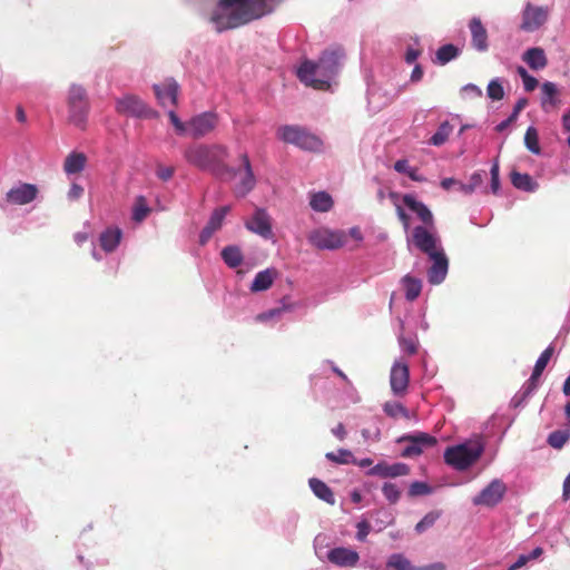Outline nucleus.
Listing matches in <instances>:
<instances>
[{
    "instance_id": "obj_1",
    "label": "nucleus",
    "mask_w": 570,
    "mask_h": 570,
    "mask_svg": "<svg viewBox=\"0 0 570 570\" xmlns=\"http://www.w3.org/2000/svg\"><path fill=\"white\" fill-rule=\"evenodd\" d=\"M274 0H219L210 16L217 32L236 29L272 12Z\"/></svg>"
},
{
    "instance_id": "obj_2",
    "label": "nucleus",
    "mask_w": 570,
    "mask_h": 570,
    "mask_svg": "<svg viewBox=\"0 0 570 570\" xmlns=\"http://www.w3.org/2000/svg\"><path fill=\"white\" fill-rule=\"evenodd\" d=\"M343 58L344 51L340 48L325 50L317 62L305 60L297 70V77L307 87L327 90L342 68Z\"/></svg>"
},
{
    "instance_id": "obj_3",
    "label": "nucleus",
    "mask_w": 570,
    "mask_h": 570,
    "mask_svg": "<svg viewBox=\"0 0 570 570\" xmlns=\"http://www.w3.org/2000/svg\"><path fill=\"white\" fill-rule=\"evenodd\" d=\"M227 156V147L219 144H194L184 151L186 161L191 166L200 170H209L217 177L232 179L238 171L225 163Z\"/></svg>"
},
{
    "instance_id": "obj_4",
    "label": "nucleus",
    "mask_w": 570,
    "mask_h": 570,
    "mask_svg": "<svg viewBox=\"0 0 570 570\" xmlns=\"http://www.w3.org/2000/svg\"><path fill=\"white\" fill-rule=\"evenodd\" d=\"M484 444L480 439L450 446L444 452V461L458 471L472 466L482 455Z\"/></svg>"
},
{
    "instance_id": "obj_5",
    "label": "nucleus",
    "mask_w": 570,
    "mask_h": 570,
    "mask_svg": "<svg viewBox=\"0 0 570 570\" xmlns=\"http://www.w3.org/2000/svg\"><path fill=\"white\" fill-rule=\"evenodd\" d=\"M277 137L286 144L307 151L318 153L323 148V141L320 137L297 125L281 126L277 129Z\"/></svg>"
},
{
    "instance_id": "obj_6",
    "label": "nucleus",
    "mask_w": 570,
    "mask_h": 570,
    "mask_svg": "<svg viewBox=\"0 0 570 570\" xmlns=\"http://www.w3.org/2000/svg\"><path fill=\"white\" fill-rule=\"evenodd\" d=\"M67 104L69 122L85 129L89 114V101L85 88L79 85H71Z\"/></svg>"
},
{
    "instance_id": "obj_7",
    "label": "nucleus",
    "mask_w": 570,
    "mask_h": 570,
    "mask_svg": "<svg viewBox=\"0 0 570 570\" xmlns=\"http://www.w3.org/2000/svg\"><path fill=\"white\" fill-rule=\"evenodd\" d=\"M307 239L311 245L317 249L330 250L341 248L345 243V237L342 232H335L324 227L312 230Z\"/></svg>"
},
{
    "instance_id": "obj_8",
    "label": "nucleus",
    "mask_w": 570,
    "mask_h": 570,
    "mask_svg": "<svg viewBox=\"0 0 570 570\" xmlns=\"http://www.w3.org/2000/svg\"><path fill=\"white\" fill-rule=\"evenodd\" d=\"M397 442H407L409 445L402 451V456L413 458L420 455L425 448L434 446L438 443V440L428 433L417 432L414 434L403 435L397 440Z\"/></svg>"
},
{
    "instance_id": "obj_9",
    "label": "nucleus",
    "mask_w": 570,
    "mask_h": 570,
    "mask_svg": "<svg viewBox=\"0 0 570 570\" xmlns=\"http://www.w3.org/2000/svg\"><path fill=\"white\" fill-rule=\"evenodd\" d=\"M411 240L413 245L428 256L435 254L443 248L440 246L439 237L425 226H416L412 230Z\"/></svg>"
},
{
    "instance_id": "obj_10",
    "label": "nucleus",
    "mask_w": 570,
    "mask_h": 570,
    "mask_svg": "<svg viewBox=\"0 0 570 570\" xmlns=\"http://www.w3.org/2000/svg\"><path fill=\"white\" fill-rule=\"evenodd\" d=\"M217 124V114L212 111L202 112L188 121V132L194 139H199L214 131Z\"/></svg>"
},
{
    "instance_id": "obj_11",
    "label": "nucleus",
    "mask_w": 570,
    "mask_h": 570,
    "mask_svg": "<svg viewBox=\"0 0 570 570\" xmlns=\"http://www.w3.org/2000/svg\"><path fill=\"white\" fill-rule=\"evenodd\" d=\"M507 492L505 484L495 479L490 482L478 495L472 500L474 505L495 507L503 499Z\"/></svg>"
},
{
    "instance_id": "obj_12",
    "label": "nucleus",
    "mask_w": 570,
    "mask_h": 570,
    "mask_svg": "<svg viewBox=\"0 0 570 570\" xmlns=\"http://www.w3.org/2000/svg\"><path fill=\"white\" fill-rule=\"evenodd\" d=\"M38 193L39 190L36 185L20 183L7 191L3 203L7 205H27L37 198Z\"/></svg>"
},
{
    "instance_id": "obj_13",
    "label": "nucleus",
    "mask_w": 570,
    "mask_h": 570,
    "mask_svg": "<svg viewBox=\"0 0 570 570\" xmlns=\"http://www.w3.org/2000/svg\"><path fill=\"white\" fill-rule=\"evenodd\" d=\"M410 370L406 362L395 361L391 368L390 384L394 395L403 396L407 392Z\"/></svg>"
},
{
    "instance_id": "obj_14",
    "label": "nucleus",
    "mask_w": 570,
    "mask_h": 570,
    "mask_svg": "<svg viewBox=\"0 0 570 570\" xmlns=\"http://www.w3.org/2000/svg\"><path fill=\"white\" fill-rule=\"evenodd\" d=\"M549 10L546 7H534L528 3L522 13V23L520 28L532 32L539 29L548 19Z\"/></svg>"
},
{
    "instance_id": "obj_15",
    "label": "nucleus",
    "mask_w": 570,
    "mask_h": 570,
    "mask_svg": "<svg viewBox=\"0 0 570 570\" xmlns=\"http://www.w3.org/2000/svg\"><path fill=\"white\" fill-rule=\"evenodd\" d=\"M116 110L119 114L134 116V117H147L149 109L146 104L137 96L126 95L116 102Z\"/></svg>"
},
{
    "instance_id": "obj_16",
    "label": "nucleus",
    "mask_w": 570,
    "mask_h": 570,
    "mask_svg": "<svg viewBox=\"0 0 570 570\" xmlns=\"http://www.w3.org/2000/svg\"><path fill=\"white\" fill-rule=\"evenodd\" d=\"M154 91L161 106L178 105L179 85L175 79L168 78L161 85H154Z\"/></svg>"
},
{
    "instance_id": "obj_17",
    "label": "nucleus",
    "mask_w": 570,
    "mask_h": 570,
    "mask_svg": "<svg viewBox=\"0 0 570 570\" xmlns=\"http://www.w3.org/2000/svg\"><path fill=\"white\" fill-rule=\"evenodd\" d=\"M245 226L266 239L273 236L271 217L265 209L257 208L253 217L245 223Z\"/></svg>"
},
{
    "instance_id": "obj_18",
    "label": "nucleus",
    "mask_w": 570,
    "mask_h": 570,
    "mask_svg": "<svg viewBox=\"0 0 570 570\" xmlns=\"http://www.w3.org/2000/svg\"><path fill=\"white\" fill-rule=\"evenodd\" d=\"M429 258L432 261V265L428 271L429 282L434 285L441 284L448 274L449 259L443 249L430 255Z\"/></svg>"
},
{
    "instance_id": "obj_19",
    "label": "nucleus",
    "mask_w": 570,
    "mask_h": 570,
    "mask_svg": "<svg viewBox=\"0 0 570 570\" xmlns=\"http://www.w3.org/2000/svg\"><path fill=\"white\" fill-rule=\"evenodd\" d=\"M327 559L331 563L338 566V567H355L360 560V554L357 551L345 548V547H337L333 548L327 553Z\"/></svg>"
},
{
    "instance_id": "obj_20",
    "label": "nucleus",
    "mask_w": 570,
    "mask_h": 570,
    "mask_svg": "<svg viewBox=\"0 0 570 570\" xmlns=\"http://www.w3.org/2000/svg\"><path fill=\"white\" fill-rule=\"evenodd\" d=\"M469 29L472 47L479 52H485L489 49V36L481 19L473 17L469 22Z\"/></svg>"
},
{
    "instance_id": "obj_21",
    "label": "nucleus",
    "mask_w": 570,
    "mask_h": 570,
    "mask_svg": "<svg viewBox=\"0 0 570 570\" xmlns=\"http://www.w3.org/2000/svg\"><path fill=\"white\" fill-rule=\"evenodd\" d=\"M368 475H376L381 478H397L410 474V466L405 463L397 462L387 464L386 462H379L368 472Z\"/></svg>"
},
{
    "instance_id": "obj_22",
    "label": "nucleus",
    "mask_w": 570,
    "mask_h": 570,
    "mask_svg": "<svg viewBox=\"0 0 570 570\" xmlns=\"http://www.w3.org/2000/svg\"><path fill=\"white\" fill-rule=\"evenodd\" d=\"M240 161L244 168V175L238 185L235 187V194L236 196L244 197L255 187L256 178L254 176L250 160L247 154L240 155Z\"/></svg>"
},
{
    "instance_id": "obj_23",
    "label": "nucleus",
    "mask_w": 570,
    "mask_h": 570,
    "mask_svg": "<svg viewBox=\"0 0 570 570\" xmlns=\"http://www.w3.org/2000/svg\"><path fill=\"white\" fill-rule=\"evenodd\" d=\"M229 210V206H223L213 212L207 225L200 233L199 240L202 244H205L222 227L223 220Z\"/></svg>"
},
{
    "instance_id": "obj_24",
    "label": "nucleus",
    "mask_w": 570,
    "mask_h": 570,
    "mask_svg": "<svg viewBox=\"0 0 570 570\" xmlns=\"http://www.w3.org/2000/svg\"><path fill=\"white\" fill-rule=\"evenodd\" d=\"M403 203L414 212L426 226L432 227L434 225L431 210L422 202L416 200L412 195H404Z\"/></svg>"
},
{
    "instance_id": "obj_25",
    "label": "nucleus",
    "mask_w": 570,
    "mask_h": 570,
    "mask_svg": "<svg viewBox=\"0 0 570 570\" xmlns=\"http://www.w3.org/2000/svg\"><path fill=\"white\" fill-rule=\"evenodd\" d=\"M277 274L275 268L258 272L250 285V291L257 293L268 289L273 285Z\"/></svg>"
},
{
    "instance_id": "obj_26",
    "label": "nucleus",
    "mask_w": 570,
    "mask_h": 570,
    "mask_svg": "<svg viewBox=\"0 0 570 570\" xmlns=\"http://www.w3.org/2000/svg\"><path fill=\"white\" fill-rule=\"evenodd\" d=\"M554 352L553 346H548L539 356V358L535 362L533 372L529 379V389H534L537 386V382L539 381L540 376L542 375L544 368L547 367L550 358L552 357Z\"/></svg>"
},
{
    "instance_id": "obj_27",
    "label": "nucleus",
    "mask_w": 570,
    "mask_h": 570,
    "mask_svg": "<svg viewBox=\"0 0 570 570\" xmlns=\"http://www.w3.org/2000/svg\"><path fill=\"white\" fill-rule=\"evenodd\" d=\"M522 59L533 70L543 69L548 65L544 50L539 47L528 49L523 53Z\"/></svg>"
},
{
    "instance_id": "obj_28",
    "label": "nucleus",
    "mask_w": 570,
    "mask_h": 570,
    "mask_svg": "<svg viewBox=\"0 0 570 570\" xmlns=\"http://www.w3.org/2000/svg\"><path fill=\"white\" fill-rule=\"evenodd\" d=\"M121 236H122V233L119 228H117V227L107 228L105 232H102L100 234V237H99V243H100L101 248L106 253L114 252L118 247Z\"/></svg>"
},
{
    "instance_id": "obj_29",
    "label": "nucleus",
    "mask_w": 570,
    "mask_h": 570,
    "mask_svg": "<svg viewBox=\"0 0 570 570\" xmlns=\"http://www.w3.org/2000/svg\"><path fill=\"white\" fill-rule=\"evenodd\" d=\"M87 157L83 153L72 151L70 153L63 163V170L68 175L79 174L85 169Z\"/></svg>"
},
{
    "instance_id": "obj_30",
    "label": "nucleus",
    "mask_w": 570,
    "mask_h": 570,
    "mask_svg": "<svg viewBox=\"0 0 570 570\" xmlns=\"http://www.w3.org/2000/svg\"><path fill=\"white\" fill-rule=\"evenodd\" d=\"M309 487L318 499L330 504L335 503L334 493L325 482L313 478L309 480Z\"/></svg>"
},
{
    "instance_id": "obj_31",
    "label": "nucleus",
    "mask_w": 570,
    "mask_h": 570,
    "mask_svg": "<svg viewBox=\"0 0 570 570\" xmlns=\"http://www.w3.org/2000/svg\"><path fill=\"white\" fill-rule=\"evenodd\" d=\"M222 258L230 268L238 267L243 262V253L238 246L229 245L223 248Z\"/></svg>"
},
{
    "instance_id": "obj_32",
    "label": "nucleus",
    "mask_w": 570,
    "mask_h": 570,
    "mask_svg": "<svg viewBox=\"0 0 570 570\" xmlns=\"http://www.w3.org/2000/svg\"><path fill=\"white\" fill-rule=\"evenodd\" d=\"M311 207L315 212L326 213L333 207V199L326 191H318L311 196Z\"/></svg>"
},
{
    "instance_id": "obj_33",
    "label": "nucleus",
    "mask_w": 570,
    "mask_h": 570,
    "mask_svg": "<svg viewBox=\"0 0 570 570\" xmlns=\"http://www.w3.org/2000/svg\"><path fill=\"white\" fill-rule=\"evenodd\" d=\"M510 176L511 183L515 188L524 191L535 190L537 183L533 181L532 177L529 174H521L519 171L513 170Z\"/></svg>"
},
{
    "instance_id": "obj_34",
    "label": "nucleus",
    "mask_w": 570,
    "mask_h": 570,
    "mask_svg": "<svg viewBox=\"0 0 570 570\" xmlns=\"http://www.w3.org/2000/svg\"><path fill=\"white\" fill-rule=\"evenodd\" d=\"M405 288V297L407 301L416 299L422 291V282L411 275H405L402 279Z\"/></svg>"
},
{
    "instance_id": "obj_35",
    "label": "nucleus",
    "mask_w": 570,
    "mask_h": 570,
    "mask_svg": "<svg viewBox=\"0 0 570 570\" xmlns=\"http://www.w3.org/2000/svg\"><path fill=\"white\" fill-rule=\"evenodd\" d=\"M453 131V126L448 121H443L436 132L430 138V144L433 146H442L445 144Z\"/></svg>"
},
{
    "instance_id": "obj_36",
    "label": "nucleus",
    "mask_w": 570,
    "mask_h": 570,
    "mask_svg": "<svg viewBox=\"0 0 570 570\" xmlns=\"http://www.w3.org/2000/svg\"><path fill=\"white\" fill-rule=\"evenodd\" d=\"M414 568L411 561L402 553H393L386 561V570H414Z\"/></svg>"
},
{
    "instance_id": "obj_37",
    "label": "nucleus",
    "mask_w": 570,
    "mask_h": 570,
    "mask_svg": "<svg viewBox=\"0 0 570 570\" xmlns=\"http://www.w3.org/2000/svg\"><path fill=\"white\" fill-rule=\"evenodd\" d=\"M542 90V107H556L558 105L557 94L558 89L553 82L547 81L541 87Z\"/></svg>"
},
{
    "instance_id": "obj_38",
    "label": "nucleus",
    "mask_w": 570,
    "mask_h": 570,
    "mask_svg": "<svg viewBox=\"0 0 570 570\" xmlns=\"http://www.w3.org/2000/svg\"><path fill=\"white\" fill-rule=\"evenodd\" d=\"M528 99L527 98H520L517 104L514 105L512 114L503 121H501L499 125H497L495 129L497 131L501 132L504 129H507L510 124L517 120L519 114L527 107Z\"/></svg>"
},
{
    "instance_id": "obj_39",
    "label": "nucleus",
    "mask_w": 570,
    "mask_h": 570,
    "mask_svg": "<svg viewBox=\"0 0 570 570\" xmlns=\"http://www.w3.org/2000/svg\"><path fill=\"white\" fill-rule=\"evenodd\" d=\"M149 213L150 208L148 207L146 198L144 196H138L132 208V219L137 223H140L148 216Z\"/></svg>"
},
{
    "instance_id": "obj_40",
    "label": "nucleus",
    "mask_w": 570,
    "mask_h": 570,
    "mask_svg": "<svg viewBox=\"0 0 570 570\" xmlns=\"http://www.w3.org/2000/svg\"><path fill=\"white\" fill-rule=\"evenodd\" d=\"M383 410L390 417L397 419L402 416L410 419L409 410L400 402H386L383 406Z\"/></svg>"
},
{
    "instance_id": "obj_41",
    "label": "nucleus",
    "mask_w": 570,
    "mask_h": 570,
    "mask_svg": "<svg viewBox=\"0 0 570 570\" xmlns=\"http://www.w3.org/2000/svg\"><path fill=\"white\" fill-rule=\"evenodd\" d=\"M483 183L482 171H475L471 175L469 183L463 184L459 181L458 189L464 195L472 194L478 187H480Z\"/></svg>"
},
{
    "instance_id": "obj_42",
    "label": "nucleus",
    "mask_w": 570,
    "mask_h": 570,
    "mask_svg": "<svg viewBox=\"0 0 570 570\" xmlns=\"http://www.w3.org/2000/svg\"><path fill=\"white\" fill-rule=\"evenodd\" d=\"M459 56V49L454 45H444L436 51V59L441 65H445Z\"/></svg>"
},
{
    "instance_id": "obj_43",
    "label": "nucleus",
    "mask_w": 570,
    "mask_h": 570,
    "mask_svg": "<svg viewBox=\"0 0 570 570\" xmlns=\"http://www.w3.org/2000/svg\"><path fill=\"white\" fill-rule=\"evenodd\" d=\"M570 439L569 430H557L549 434L548 444L553 449H562L567 441Z\"/></svg>"
},
{
    "instance_id": "obj_44",
    "label": "nucleus",
    "mask_w": 570,
    "mask_h": 570,
    "mask_svg": "<svg viewBox=\"0 0 570 570\" xmlns=\"http://www.w3.org/2000/svg\"><path fill=\"white\" fill-rule=\"evenodd\" d=\"M524 145L532 154L539 155L541 153L538 130L532 126L525 131Z\"/></svg>"
},
{
    "instance_id": "obj_45",
    "label": "nucleus",
    "mask_w": 570,
    "mask_h": 570,
    "mask_svg": "<svg viewBox=\"0 0 570 570\" xmlns=\"http://www.w3.org/2000/svg\"><path fill=\"white\" fill-rule=\"evenodd\" d=\"M325 456L327 460L340 464L356 463V459L353 456L352 452L345 449L338 450L337 453L328 452Z\"/></svg>"
},
{
    "instance_id": "obj_46",
    "label": "nucleus",
    "mask_w": 570,
    "mask_h": 570,
    "mask_svg": "<svg viewBox=\"0 0 570 570\" xmlns=\"http://www.w3.org/2000/svg\"><path fill=\"white\" fill-rule=\"evenodd\" d=\"M543 553V549L538 547L533 549L529 554H520L517 559V561L511 564L508 570H519L520 568L524 567L529 561L535 560L539 557H541Z\"/></svg>"
},
{
    "instance_id": "obj_47",
    "label": "nucleus",
    "mask_w": 570,
    "mask_h": 570,
    "mask_svg": "<svg viewBox=\"0 0 570 570\" xmlns=\"http://www.w3.org/2000/svg\"><path fill=\"white\" fill-rule=\"evenodd\" d=\"M440 517H441L440 511H431V512L426 513L424 515V518L420 522L416 523L415 531L417 533L424 532L429 528L433 527Z\"/></svg>"
},
{
    "instance_id": "obj_48",
    "label": "nucleus",
    "mask_w": 570,
    "mask_h": 570,
    "mask_svg": "<svg viewBox=\"0 0 570 570\" xmlns=\"http://www.w3.org/2000/svg\"><path fill=\"white\" fill-rule=\"evenodd\" d=\"M382 492L385 499L391 503L395 504L401 498V490L396 484L391 482H385L382 487Z\"/></svg>"
},
{
    "instance_id": "obj_49",
    "label": "nucleus",
    "mask_w": 570,
    "mask_h": 570,
    "mask_svg": "<svg viewBox=\"0 0 570 570\" xmlns=\"http://www.w3.org/2000/svg\"><path fill=\"white\" fill-rule=\"evenodd\" d=\"M487 94L492 100H501L504 97V90L499 79H492L489 82Z\"/></svg>"
},
{
    "instance_id": "obj_50",
    "label": "nucleus",
    "mask_w": 570,
    "mask_h": 570,
    "mask_svg": "<svg viewBox=\"0 0 570 570\" xmlns=\"http://www.w3.org/2000/svg\"><path fill=\"white\" fill-rule=\"evenodd\" d=\"M431 492H432V489L428 483L421 482V481H415V482L411 483L407 494L413 498V497H419V495H426V494H430Z\"/></svg>"
},
{
    "instance_id": "obj_51",
    "label": "nucleus",
    "mask_w": 570,
    "mask_h": 570,
    "mask_svg": "<svg viewBox=\"0 0 570 570\" xmlns=\"http://www.w3.org/2000/svg\"><path fill=\"white\" fill-rule=\"evenodd\" d=\"M400 346L403 352H405L409 355H414L417 352V340L415 337H404L401 336L399 338Z\"/></svg>"
},
{
    "instance_id": "obj_52",
    "label": "nucleus",
    "mask_w": 570,
    "mask_h": 570,
    "mask_svg": "<svg viewBox=\"0 0 570 570\" xmlns=\"http://www.w3.org/2000/svg\"><path fill=\"white\" fill-rule=\"evenodd\" d=\"M491 174V190L493 194H498L500 189V167L498 160H495L490 170Z\"/></svg>"
},
{
    "instance_id": "obj_53",
    "label": "nucleus",
    "mask_w": 570,
    "mask_h": 570,
    "mask_svg": "<svg viewBox=\"0 0 570 570\" xmlns=\"http://www.w3.org/2000/svg\"><path fill=\"white\" fill-rule=\"evenodd\" d=\"M168 117L173 126L175 127L177 134L184 135L188 130V124H184L175 112V110H170L168 112Z\"/></svg>"
},
{
    "instance_id": "obj_54",
    "label": "nucleus",
    "mask_w": 570,
    "mask_h": 570,
    "mask_svg": "<svg viewBox=\"0 0 570 570\" xmlns=\"http://www.w3.org/2000/svg\"><path fill=\"white\" fill-rule=\"evenodd\" d=\"M288 309H291V306L273 308V309H269L267 312L259 314L257 316V320L264 322V321L271 320L275 316H279L284 311H288Z\"/></svg>"
},
{
    "instance_id": "obj_55",
    "label": "nucleus",
    "mask_w": 570,
    "mask_h": 570,
    "mask_svg": "<svg viewBox=\"0 0 570 570\" xmlns=\"http://www.w3.org/2000/svg\"><path fill=\"white\" fill-rule=\"evenodd\" d=\"M370 524L366 521L358 522L356 534L357 540L364 541L370 533Z\"/></svg>"
},
{
    "instance_id": "obj_56",
    "label": "nucleus",
    "mask_w": 570,
    "mask_h": 570,
    "mask_svg": "<svg viewBox=\"0 0 570 570\" xmlns=\"http://www.w3.org/2000/svg\"><path fill=\"white\" fill-rule=\"evenodd\" d=\"M157 177L160 178L161 180H168L173 177L174 175V168L173 167H164V166H159L157 168Z\"/></svg>"
},
{
    "instance_id": "obj_57",
    "label": "nucleus",
    "mask_w": 570,
    "mask_h": 570,
    "mask_svg": "<svg viewBox=\"0 0 570 570\" xmlns=\"http://www.w3.org/2000/svg\"><path fill=\"white\" fill-rule=\"evenodd\" d=\"M522 81H523V86H524V90L525 91H533L537 88V86H538V80L534 77L530 76V75L524 77V79Z\"/></svg>"
},
{
    "instance_id": "obj_58",
    "label": "nucleus",
    "mask_w": 570,
    "mask_h": 570,
    "mask_svg": "<svg viewBox=\"0 0 570 570\" xmlns=\"http://www.w3.org/2000/svg\"><path fill=\"white\" fill-rule=\"evenodd\" d=\"M396 213H397L399 219L402 222V224L404 226V229L407 230L409 225H410L409 215L404 212V209L401 206L396 207Z\"/></svg>"
},
{
    "instance_id": "obj_59",
    "label": "nucleus",
    "mask_w": 570,
    "mask_h": 570,
    "mask_svg": "<svg viewBox=\"0 0 570 570\" xmlns=\"http://www.w3.org/2000/svg\"><path fill=\"white\" fill-rule=\"evenodd\" d=\"M82 193L83 188L78 184H73L69 189L68 196L70 199H78Z\"/></svg>"
},
{
    "instance_id": "obj_60",
    "label": "nucleus",
    "mask_w": 570,
    "mask_h": 570,
    "mask_svg": "<svg viewBox=\"0 0 570 570\" xmlns=\"http://www.w3.org/2000/svg\"><path fill=\"white\" fill-rule=\"evenodd\" d=\"M394 169L397 173H403V174L407 175V171L411 169V167L409 166V163L406 159H400V160L395 161Z\"/></svg>"
},
{
    "instance_id": "obj_61",
    "label": "nucleus",
    "mask_w": 570,
    "mask_h": 570,
    "mask_svg": "<svg viewBox=\"0 0 570 570\" xmlns=\"http://www.w3.org/2000/svg\"><path fill=\"white\" fill-rule=\"evenodd\" d=\"M420 56V51L413 48H407L405 52V61L407 63H413L417 57Z\"/></svg>"
},
{
    "instance_id": "obj_62",
    "label": "nucleus",
    "mask_w": 570,
    "mask_h": 570,
    "mask_svg": "<svg viewBox=\"0 0 570 570\" xmlns=\"http://www.w3.org/2000/svg\"><path fill=\"white\" fill-rule=\"evenodd\" d=\"M332 433L338 439L344 440L346 436L345 426L342 423H338L334 429H332Z\"/></svg>"
},
{
    "instance_id": "obj_63",
    "label": "nucleus",
    "mask_w": 570,
    "mask_h": 570,
    "mask_svg": "<svg viewBox=\"0 0 570 570\" xmlns=\"http://www.w3.org/2000/svg\"><path fill=\"white\" fill-rule=\"evenodd\" d=\"M423 77V70L420 65H416L411 73V80L412 81H419Z\"/></svg>"
},
{
    "instance_id": "obj_64",
    "label": "nucleus",
    "mask_w": 570,
    "mask_h": 570,
    "mask_svg": "<svg viewBox=\"0 0 570 570\" xmlns=\"http://www.w3.org/2000/svg\"><path fill=\"white\" fill-rule=\"evenodd\" d=\"M570 497V473L563 482V498L567 500Z\"/></svg>"
}]
</instances>
